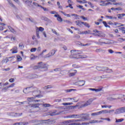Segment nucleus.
Returning a JSON list of instances; mask_svg holds the SVG:
<instances>
[{"label":"nucleus","mask_w":125,"mask_h":125,"mask_svg":"<svg viewBox=\"0 0 125 125\" xmlns=\"http://www.w3.org/2000/svg\"><path fill=\"white\" fill-rule=\"evenodd\" d=\"M71 52L72 55H73V58L79 59V58H81V57H79V56H80L79 54H81V53H82L83 52H82L81 51L72 50L71 51Z\"/></svg>","instance_id":"nucleus-1"},{"label":"nucleus","mask_w":125,"mask_h":125,"mask_svg":"<svg viewBox=\"0 0 125 125\" xmlns=\"http://www.w3.org/2000/svg\"><path fill=\"white\" fill-rule=\"evenodd\" d=\"M39 69H43L42 71H47V65L46 64L41 62L38 63Z\"/></svg>","instance_id":"nucleus-2"},{"label":"nucleus","mask_w":125,"mask_h":125,"mask_svg":"<svg viewBox=\"0 0 125 125\" xmlns=\"http://www.w3.org/2000/svg\"><path fill=\"white\" fill-rule=\"evenodd\" d=\"M39 69H43L42 71H47V65L46 64L41 62L38 63Z\"/></svg>","instance_id":"nucleus-3"},{"label":"nucleus","mask_w":125,"mask_h":125,"mask_svg":"<svg viewBox=\"0 0 125 125\" xmlns=\"http://www.w3.org/2000/svg\"><path fill=\"white\" fill-rule=\"evenodd\" d=\"M42 122H45L44 123L46 125H50L55 124V120L54 119H48L45 120H42Z\"/></svg>","instance_id":"nucleus-4"},{"label":"nucleus","mask_w":125,"mask_h":125,"mask_svg":"<svg viewBox=\"0 0 125 125\" xmlns=\"http://www.w3.org/2000/svg\"><path fill=\"white\" fill-rule=\"evenodd\" d=\"M33 89H34L33 86L27 87L23 90V92H24V93H29V92H32Z\"/></svg>","instance_id":"nucleus-5"},{"label":"nucleus","mask_w":125,"mask_h":125,"mask_svg":"<svg viewBox=\"0 0 125 125\" xmlns=\"http://www.w3.org/2000/svg\"><path fill=\"white\" fill-rule=\"evenodd\" d=\"M93 100H94L92 98L89 99L86 103L82 105V107H86V106L90 105L91 103H92Z\"/></svg>","instance_id":"nucleus-6"},{"label":"nucleus","mask_w":125,"mask_h":125,"mask_svg":"<svg viewBox=\"0 0 125 125\" xmlns=\"http://www.w3.org/2000/svg\"><path fill=\"white\" fill-rule=\"evenodd\" d=\"M56 51H57V50H55L54 49L52 50L49 54H47L45 56V58H49V57H50L51 56H53V55H54L55 54V53L56 52Z\"/></svg>","instance_id":"nucleus-7"},{"label":"nucleus","mask_w":125,"mask_h":125,"mask_svg":"<svg viewBox=\"0 0 125 125\" xmlns=\"http://www.w3.org/2000/svg\"><path fill=\"white\" fill-rule=\"evenodd\" d=\"M81 115H82L81 120H83L82 121L87 120H88L87 118H88V117H89V114L82 113V114H81Z\"/></svg>","instance_id":"nucleus-8"},{"label":"nucleus","mask_w":125,"mask_h":125,"mask_svg":"<svg viewBox=\"0 0 125 125\" xmlns=\"http://www.w3.org/2000/svg\"><path fill=\"white\" fill-rule=\"evenodd\" d=\"M102 71L104 72H105L106 73H112L113 72V70L109 69L107 67H102Z\"/></svg>","instance_id":"nucleus-9"},{"label":"nucleus","mask_w":125,"mask_h":125,"mask_svg":"<svg viewBox=\"0 0 125 125\" xmlns=\"http://www.w3.org/2000/svg\"><path fill=\"white\" fill-rule=\"evenodd\" d=\"M57 110H54L53 112H50L49 115L50 116H57V115H60V114H61L62 112V111H60L57 113Z\"/></svg>","instance_id":"nucleus-10"},{"label":"nucleus","mask_w":125,"mask_h":125,"mask_svg":"<svg viewBox=\"0 0 125 125\" xmlns=\"http://www.w3.org/2000/svg\"><path fill=\"white\" fill-rule=\"evenodd\" d=\"M99 42H97V44H100V45H102V44L101 43H104V44H110V43H111V42H109V41H106V42H102V39H100L99 40Z\"/></svg>","instance_id":"nucleus-11"},{"label":"nucleus","mask_w":125,"mask_h":125,"mask_svg":"<svg viewBox=\"0 0 125 125\" xmlns=\"http://www.w3.org/2000/svg\"><path fill=\"white\" fill-rule=\"evenodd\" d=\"M106 78V75H103L102 76H98L95 78V81L97 82H99V81H101V79H105Z\"/></svg>","instance_id":"nucleus-12"},{"label":"nucleus","mask_w":125,"mask_h":125,"mask_svg":"<svg viewBox=\"0 0 125 125\" xmlns=\"http://www.w3.org/2000/svg\"><path fill=\"white\" fill-rule=\"evenodd\" d=\"M41 19L46 22H48V23H51L52 22L50 20L48 19V18H46V17L42 16Z\"/></svg>","instance_id":"nucleus-13"},{"label":"nucleus","mask_w":125,"mask_h":125,"mask_svg":"<svg viewBox=\"0 0 125 125\" xmlns=\"http://www.w3.org/2000/svg\"><path fill=\"white\" fill-rule=\"evenodd\" d=\"M36 99V97L27 98V100L29 102V104H31V102H34L35 100Z\"/></svg>","instance_id":"nucleus-14"},{"label":"nucleus","mask_w":125,"mask_h":125,"mask_svg":"<svg viewBox=\"0 0 125 125\" xmlns=\"http://www.w3.org/2000/svg\"><path fill=\"white\" fill-rule=\"evenodd\" d=\"M88 90H91L92 91H95L96 92H99V91H101V90H102V88L96 89V88H89Z\"/></svg>","instance_id":"nucleus-15"},{"label":"nucleus","mask_w":125,"mask_h":125,"mask_svg":"<svg viewBox=\"0 0 125 125\" xmlns=\"http://www.w3.org/2000/svg\"><path fill=\"white\" fill-rule=\"evenodd\" d=\"M85 83V81L83 80L79 81L78 82V84L79 86H83V85H84Z\"/></svg>","instance_id":"nucleus-16"},{"label":"nucleus","mask_w":125,"mask_h":125,"mask_svg":"<svg viewBox=\"0 0 125 125\" xmlns=\"http://www.w3.org/2000/svg\"><path fill=\"white\" fill-rule=\"evenodd\" d=\"M72 71V72H70V73H69V77H73V76H75L77 73V70H73Z\"/></svg>","instance_id":"nucleus-17"},{"label":"nucleus","mask_w":125,"mask_h":125,"mask_svg":"<svg viewBox=\"0 0 125 125\" xmlns=\"http://www.w3.org/2000/svg\"><path fill=\"white\" fill-rule=\"evenodd\" d=\"M24 3L27 4L28 6L30 7L31 5H32V0H26L24 1Z\"/></svg>","instance_id":"nucleus-18"},{"label":"nucleus","mask_w":125,"mask_h":125,"mask_svg":"<svg viewBox=\"0 0 125 125\" xmlns=\"http://www.w3.org/2000/svg\"><path fill=\"white\" fill-rule=\"evenodd\" d=\"M36 31H37V32H43V31H44V28L42 27H36Z\"/></svg>","instance_id":"nucleus-19"},{"label":"nucleus","mask_w":125,"mask_h":125,"mask_svg":"<svg viewBox=\"0 0 125 125\" xmlns=\"http://www.w3.org/2000/svg\"><path fill=\"white\" fill-rule=\"evenodd\" d=\"M12 116H13L14 117H19V116H22V113H11Z\"/></svg>","instance_id":"nucleus-20"},{"label":"nucleus","mask_w":125,"mask_h":125,"mask_svg":"<svg viewBox=\"0 0 125 125\" xmlns=\"http://www.w3.org/2000/svg\"><path fill=\"white\" fill-rule=\"evenodd\" d=\"M8 28L10 30V32H11V33H13V34H16V31H15L13 28L11 27V26H8Z\"/></svg>","instance_id":"nucleus-21"},{"label":"nucleus","mask_w":125,"mask_h":125,"mask_svg":"<svg viewBox=\"0 0 125 125\" xmlns=\"http://www.w3.org/2000/svg\"><path fill=\"white\" fill-rule=\"evenodd\" d=\"M31 44H32L33 45H37V44H39V41H38V40L35 39V41H32L31 42Z\"/></svg>","instance_id":"nucleus-22"},{"label":"nucleus","mask_w":125,"mask_h":125,"mask_svg":"<svg viewBox=\"0 0 125 125\" xmlns=\"http://www.w3.org/2000/svg\"><path fill=\"white\" fill-rule=\"evenodd\" d=\"M40 106V104H32V105H31V107H32V108H38V109H40V107H39Z\"/></svg>","instance_id":"nucleus-23"},{"label":"nucleus","mask_w":125,"mask_h":125,"mask_svg":"<svg viewBox=\"0 0 125 125\" xmlns=\"http://www.w3.org/2000/svg\"><path fill=\"white\" fill-rule=\"evenodd\" d=\"M121 113H122L121 108H118L115 110L114 114H121Z\"/></svg>","instance_id":"nucleus-24"},{"label":"nucleus","mask_w":125,"mask_h":125,"mask_svg":"<svg viewBox=\"0 0 125 125\" xmlns=\"http://www.w3.org/2000/svg\"><path fill=\"white\" fill-rule=\"evenodd\" d=\"M75 23H76L77 26H81L82 25V24H83V22L81 21H75Z\"/></svg>","instance_id":"nucleus-25"},{"label":"nucleus","mask_w":125,"mask_h":125,"mask_svg":"<svg viewBox=\"0 0 125 125\" xmlns=\"http://www.w3.org/2000/svg\"><path fill=\"white\" fill-rule=\"evenodd\" d=\"M101 112L99 111L97 112L92 113L91 114V116H99V115H101Z\"/></svg>","instance_id":"nucleus-26"},{"label":"nucleus","mask_w":125,"mask_h":125,"mask_svg":"<svg viewBox=\"0 0 125 125\" xmlns=\"http://www.w3.org/2000/svg\"><path fill=\"white\" fill-rule=\"evenodd\" d=\"M117 99H120V98H114L113 97H109L107 98V100H108L109 101H114V100H117Z\"/></svg>","instance_id":"nucleus-27"},{"label":"nucleus","mask_w":125,"mask_h":125,"mask_svg":"<svg viewBox=\"0 0 125 125\" xmlns=\"http://www.w3.org/2000/svg\"><path fill=\"white\" fill-rule=\"evenodd\" d=\"M101 121L99 122L98 120H91L89 121V123H88L89 124H95V123H100Z\"/></svg>","instance_id":"nucleus-28"},{"label":"nucleus","mask_w":125,"mask_h":125,"mask_svg":"<svg viewBox=\"0 0 125 125\" xmlns=\"http://www.w3.org/2000/svg\"><path fill=\"white\" fill-rule=\"evenodd\" d=\"M66 118H70L71 119H76V114L70 115L66 116Z\"/></svg>","instance_id":"nucleus-29"},{"label":"nucleus","mask_w":125,"mask_h":125,"mask_svg":"<svg viewBox=\"0 0 125 125\" xmlns=\"http://www.w3.org/2000/svg\"><path fill=\"white\" fill-rule=\"evenodd\" d=\"M8 3L10 4V5L12 7H13L14 8H15V6L14 4H13V3L11 1V0H8Z\"/></svg>","instance_id":"nucleus-30"},{"label":"nucleus","mask_w":125,"mask_h":125,"mask_svg":"<svg viewBox=\"0 0 125 125\" xmlns=\"http://www.w3.org/2000/svg\"><path fill=\"white\" fill-rule=\"evenodd\" d=\"M100 36V37H105V34H103L102 31H99V32L97 33Z\"/></svg>","instance_id":"nucleus-31"},{"label":"nucleus","mask_w":125,"mask_h":125,"mask_svg":"<svg viewBox=\"0 0 125 125\" xmlns=\"http://www.w3.org/2000/svg\"><path fill=\"white\" fill-rule=\"evenodd\" d=\"M105 1H104V0H101L100 1V3H102V4H100V5L101 6H105Z\"/></svg>","instance_id":"nucleus-32"},{"label":"nucleus","mask_w":125,"mask_h":125,"mask_svg":"<svg viewBox=\"0 0 125 125\" xmlns=\"http://www.w3.org/2000/svg\"><path fill=\"white\" fill-rule=\"evenodd\" d=\"M62 105H63V106H68L70 105H73V103H62Z\"/></svg>","instance_id":"nucleus-33"},{"label":"nucleus","mask_w":125,"mask_h":125,"mask_svg":"<svg viewBox=\"0 0 125 125\" xmlns=\"http://www.w3.org/2000/svg\"><path fill=\"white\" fill-rule=\"evenodd\" d=\"M82 24L85 25V27H87V28H90V25H89V24L87 22H82Z\"/></svg>","instance_id":"nucleus-34"},{"label":"nucleus","mask_w":125,"mask_h":125,"mask_svg":"<svg viewBox=\"0 0 125 125\" xmlns=\"http://www.w3.org/2000/svg\"><path fill=\"white\" fill-rule=\"evenodd\" d=\"M83 35H89L90 34V31H85L82 33Z\"/></svg>","instance_id":"nucleus-35"},{"label":"nucleus","mask_w":125,"mask_h":125,"mask_svg":"<svg viewBox=\"0 0 125 125\" xmlns=\"http://www.w3.org/2000/svg\"><path fill=\"white\" fill-rule=\"evenodd\" d=\"M124 120V119L123 118L119 119H116L115 123H122V122H123Z\"/></svg>","instance_id":"nucleus-36"},{"label":"nucleus","mask_w":125,"mask_h":125,"mask_svg":"<svg viewBox=\"0 0 125 125\" xmlns=\"http://www.w3.org/2000/svg\"><path fill=\"white\" fill-rule=\"evenodd\" d=\"M103 24H104V26L106 28H110V25H108V24H107V22L106 21H103Z\"/></svg>","instance_id":"nucleus-37"},{"label":"nucleus","mask_w":125,"mask_h":125,"mask_svg":"<svg viewBox=\"0 0 125 125\" xmlns=\"http://www.w3.org/2000/svg\"><path fill=\"white\" fill-rule=\"evenodd\" d=\"M17 60L18 62L20 61H22V57L20 56H17Z\"/></svg>","instance_id":"nucleus-38"},{"label":"nucleus","mask_w":125,"mask_h":125,"mask_svg":"<svg viewBox=\"0 0 125 125\" xmlns=\"http://www.w3.org/2000/svg\"><path fill=\"white\" fill-rule=\"evenodd\" d=\"M118 15H119L118 18L119 19H122V17H124V16H125V13L119 14H118Z\"/></svg>","instance_id":"nucleus-39"},{"label":"nucleus","mask_w":125,"mask_h":125,"mask_svg":"<svg viewBox=\"0 0 125 125\" xmlns=\"http://www.w3.org/2000/svg\"><path fill=\"white\" fill-rule=\"evenodd\" d=\"M61 13L63 14V15H64V16H66V17H71V15H70V14H66L65 13H64L63 11H61Z\"/></svg>","instance_id":"nucleus-40"},{"label":"nucleus","mask_w":125,"mask_h":125,"mask_svg":"<svg viewBox=\"0 0 125 125\" xmlns=\"http://www.w3.org/2000/svg\"><path fill=\"white\" fill-rule=\"evenodd\" d=\"M37 56L34 55H31V57H30V59L31 60H35V59H36V58H37Z\"/></svg>","instance_id":"nucleus-41"},{"label":"nucleus","mask_w":125,"mask_h":125,"mask_svg":"<svg viewBox=\"0 0 125 125\" xmlns=\"http://www.w3.org/2000/svg\"><path fill=\"white\" fill-rule=\"evenodd\" d=\"M36 36L37 37V39H40V32L36 30Z\"/></svg>","instance_id":"nucleus-42"},{"label":"nucleus","mask_w":125,"mask_h":125,"mask_svg":"<svg viewBox=\"0 0 125 125\" xmlns=\"http://www.w3.org/2000/svg\"><path fill=\"white\" fill-rule=\"evenodd\" d=\"M51 106V105L49 104H43V107H50Z\"/></svg>","instance_id":"nucleus-43"},{"label":"nucleus","mask_w":125,"mask_h":125,"mask_svg":"<svg viewBox=\"0 0 125 125\" xmlns=\"http://www.w3.org/2000/svg\"><path fill=\"white\" fill-rule=\"evenodd\" d=\"M57 20L59 21V22H62L63 21V19L60 17V16L57 19Z\"/></svg>","instance_id":"nucleus-44"},{"label":"nucleus","mask_w":125,"mask_h":125,"mask_svg":"<svg viewBox=\"0 0 125 125\" xmlns=\"http://www.w3.org/2000/svg\"><path fill=\"white\" fill-rule=\"evenodd\" d=\"M77 2H79L80 3H87V1H83L82 0H77Z\"/></svg>","instance_id":"nucleus-45"},{"label":"nucleus","mask_w":125,"mask_h":125,"mask_svg":"<svg viewBox=\"0 0 125 125\" xmlns=\"http://www.w3.org/2000/svg\"><path fill=\"white\" fill-rule=\"evenodd\" d=\"M52 87H52V86H51L50 85H48L45 86L44 87V88H45V89H48V88H52Z\"/></svg>","instance_id":"nucleus-46"},{"label":"nucleus","mask_w":125,"mask_h":125,"mask_svg":"<svg viewBox=\"0 0 125 125\" xmlns=\"http://www.w3.org/2000/svg\"><path fill=\"white\" fill-rule=\"evenodd\" d=\"M5 60L6 61V63H7V62L10 61L8 58H6L5 59L3 60L2 62V63H5Z\"/></svg>","instance_id":"nucleus-47"},{"label":"nucleus","mask_w":125,"mask_h":125,"mask_svg":"<svg viewBox=\"0 0 125 125\" xmlns=\"http://www.w3.org/2000/svg\"><path fill=\"white\" fill-rule=\"evenodd\" d=\"M8 86L5 87L4 88L2 89V91H3V92H6L7 91V89H8Z\"/></svg>","instance_id":"nucleus-48"},{"label":"nucleus","mask_w":125,"mask_h":125,"mask_svg":"<svg viewBox=\"0 0 125 125\" xmlns=\"http://www.w3.org/2000/svg\"><path fill=\"white\" fill-rule=\"evenodd\" d=\"M100 112H101V114H102V113H103V114H108V110H102Z\"/></svg>","instance_id":"nucleus-49"},{"label":"nucleus","mask_w":125,"mask_h":125,"mask_svg":"<svg viewBox=\"0 0 125 125\" xmlns=\"http://www.w3.org/2000/svg\"><path fill=\"white\" fill-rule=\"evenodd\" d=\"M75 90H76V89H70L65 90V92H71V91H74Z\"/></svg>","instance_id":"nucleus-50"},{"label":"nucleus","mask_w":125,"mask_h":125,"mask_svg":"<svg viewBox=\"0 0 125 125\" xmlns=\"http://www.w3.org/2000/svg\"><path fill=\"white\" fill-rule=\"evenodd\" d=\"M82 117V114H75V119H78Z\"/></svg>","instance_id":"nucleus-51"},{"label":"nucleus","mask_w":125,"mask_h":125,"mask_svg":"<svg viewBox=\"0 0 125 125\" xmlns=\"http://www.w3.org/2000/svg\"><path fill=\"white\" fill-rule=\"evenodd\" d=\"M19 46L21 48H24V45H23V43H20L19 44Z\"/></svg>","instance_id":"nucleus-52"},{"label":"nucleus","mask_w":125,"mask_h":125,"mask_svg":"<svg viewBox=\"0 0 125 125\" xmlns=\"http://www.w3.org/2000/svg\"><path fill=\"white\" fill-rule=\"evenodd\" d=\"M33 4L35 6H38L39 7H41V6H42V5H41L39 4L38 3H36L35 2H33Z\"/></svg>","instance_id":"nucleus-53"},{"label":"nucleus","mask_w":125,"mask_h":125,"mask_svg":"<svg viewBox=\"0 0 125 125\" xmlns=\"http://www.w3.org/2000/svg\"><path fill=\"white\" fill-rule=\"evenodd\" d=\"M37 50V48H32L31 49V52H35Z\"/></svg>","instance_id":"nucleus-54"},{"label":"nucleus","mask_w":125,"mask_h":125,"mask_svg":"<svg viewBox=\"0 0 125 125\" xmlns=\"http://www.w3.org/2000/svg\"><path fill=\"white\" fill-rule=\"evenodd\" d=\"M40 7L41 8H42V9H43L44 11H49L48 9H47L46 8H44V7H42V6H41Z\"/></svg>","instance_id":"nucleus-55"},{"label":"nucleus","mask_w":125,"mask_h":125,"mask_svg":"<svg viewBox=\"0 0 125 125\" xmlns=\"http://www.w3.org/2000/svg\"><path fill=\"white\" fill-rule=\"evenodd\" d=\"M123 3L122 2H115V3H113V5H118V4L119 5H122Z\"/></svg>","instance_id":"nucleus-56"},{"label":"nucleus","mask_w":125,"mask_h":125,"mask_svg":"<svg viewBox=\"0 0 125 125\" xmlns=\"http://www.w3.org/2000/svg\"><path fill=\"white\" fill-rule=\"evenodd\" d=\"M33 68L34 69V70H37L38 69H40V68L39 67L38 64V65H35L34 66H33Z\"/></svg>","instance_id":"nucleus-57"},{"label":"nucleus","mask_w":125,"mask_h":125,"mask_svg":"<svg viewBox=\"0 0 125 125\" xmlns=\"http://www.w3.org/2000/svg\"><path fill=\"white\" fill-rule=\"evenodd\" d=\"M96 69H97V70H98V71H103L102 67H101L100 66H97Z\"/></svg>","instance_id":"nucleus-58"},{"label":"nucleus","mask_w":125,"mask_h":125,"mask_svg":"<svg viewBox=\"0 0 125 125\" xmlns=\"http://www.w3.org/2000/svg\"><path fill=\"white\" fill-rule=\"evenodd\" d=\"M118 41L122 42H124V39L123 38H120L118 39Z\"/></svg>","instance_id":"nucleus-59"},{"label":"nucleus","mask_w":125,"mask_h":125,"mask_svg":"<svg viewBox=\"0 0 125 125\" xmlns=\"http://www.w3.org/2000/svg\"><path fill=\"white\" fill-rule=\"evenodd\" d=\"M121 112L122 113H125V107L121 108Z\"/></svg>","instance_id":"nucleus-60"},{"label":"nucleus","mask_w":125,"mask_h":125,"mask_svg":"<svg viewBox=\"0 0 125 125\" xmlns=\"http://www.w3.org/2000/svg\"><path fill=\"white\" fill-rule=\"evenodd\" d=\"M54 71H55V72L60 71H61V68H56V69H54Z\"/></svg>","instance_id":"nucleus-61"},{"label":"nucleus","mask_w":125,"mask_h":125,"mask_svg":"<svg viewBox=\"0 0 125 125\" xmlns=\"http://www.w3.org/2000/svg\"><path fill=\"white\" fill-rule=\"evenodd\" d=\"M15 85V83H12L11 85H9V86H8V87L9 88H10V87H13V86H14Z\"/></svg>","instance_id":"nucleus-62"},{"label":"nucleus","mask_w":125,"mask_h":125,"mask_svg":"<svg viewBox=\"0 0 125 125\" xmlns=\"http://www.w3.org/2000/svg\"><path fill=\"white\" fill-rule=\"evenodd\" d=\"M108 51L109 53L113 54L114 53V51H113L112 49H108Z\"/></svg>","instance_id":"nucleus-63"},{"label":"nucleus","mask_w":125,"mask_h":125,"mask_svg":"<svg viewBox=\"0 0 125 125\" xmlns=\"http://www.w3.org/2000/svg\"><path fill=\"white\" fill-rule=\"evenodd\" d=\"M9 82H10V83H14V79L13 78H11L9 80Z\"/></svg>","instance_id":"nucleus-64"}]
</instances>
